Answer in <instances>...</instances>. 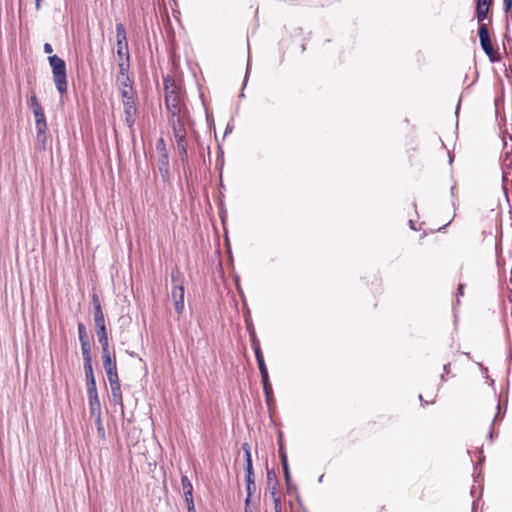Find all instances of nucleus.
Masks as SVG:
<instances>
[{
	"mask_svg": "<svg viewBox=\"0 0 512 512\" xmlns=\"http://www.w3.org/2000/svg\"><path fill=\"white\" fill-rule=\"evenodd\" d=\"M87 394L89 400L90 413L94 415L101 410V404L97 392L96 382L87 383Z\"/></svg>",
	"mask_w": 512,
	"mask_h": 512,
	"instance_id": "nucleus-5",
	"label": "nucleus"
},
{
	"mask_svg": "<svg viewBox=\"0 0 512 512\" xmlns=\"http://www.w3.org/2000/svg\"><path fill=\"white\" fill-rule=\"evenodd\" d=\"M503 5H504L505 12L508 13L512 7V0H503Z\"/></svg>",
	"mask_w": 512,
	"mask_h": 512,
	"instance_id": "nucleus-37",
	"label": "nucleus"
},
{
	"mask_svg": "<svg viewBox=\"0 0 512 512\" xmlns=\"http://www.w3.org/2000/svg\"><path fill=\"white\" fill-rule=\"evenodd\" d=\"M275 512H282L281 496L272 497Z\"/></svg>",
	"mask_w": 512,
	"mask_h": 512,
	"instance_id": "nucleus-33",
	"label": "nucleus"
},
{
	"mask_svg": "<svg viewBox=\"0 0 512 512\" xmlns=\"http://www.w3.org/2000/svg\"><path fill=\"white\" fill-rule=\"evenodd\" d=\"M259 495L247 494L245 499L244 512H256Z\"/></svg>",
	"mask_w": 512,
	"mask_h": 512,
	"instance_id": "nucleus-18",
	"label": "nucleus"
},
{
	"mask_svg": "<svg viewBox=\"0 0 512 512\" xmlns=\"http://www.w3.org/2000/svg\"><path fill=\"white\" fill-rule=\"evenodd\" d=\"M92 304L94 309H102L100 299L97 293L92 294Z\"/></svg>",
	"mask_w": 512,
	"mask_h": 512,
	"instance_id": "nucleus-34",
	"label": "nucleus"
},
{
	"mask_svg": "<svg viewBox=\"0 0 512 512\" xmlns=\"http://www.w3.org/2000/svg\"><path fill=\"white\" fill-rule=\"evenodd\" d=\"M120 94L122 96L123 103L135 101L134 90L131 81L121 80L120 81Z\"/></svg>",
	"mask_w": 512,
	"mask_h": 512,
	"instance_id": "nucleus-10",
	"label": "nucleus"
},
{
	"mask_svg": "<svg viewBox=\"0 0 512 512\" xmlns=\"http://www.w3.org/2000/svg\"><path fill=\"white\" fill-rule=\"evenodd\" d=\"M101 350L103 363L116 361L115 354L110 351L109 346Z\"/></svg>",
	"mask_w": 512,
	"mask_h": 512,
	"instance_id": "nucleus-26",
	"label": "nucleus"
},
{
	"mask_svg": "<svg viewBox=\"0 0 512 512\" xmlns=\"http://www.w3.org/2000/svg\"><path fill=\"white\" fill-rule=\"evenodd\" d=\"M487 15H488V14H485V13H479V12H476V11H475V17H476V19H477V22H478L479 26H481V25L485 24V23H484V20L487 18Z\"/></svg>",
	"mask_w": 512,
	"mask_h": 512,
	"instance_id": "nucleus-35",
	"label": "nucleus"
},
{
	"mask_svg": "<svg viewBox=\"0 0 512 512\" xmlns=\"http://www.w3.org/2000/svg\"><path fill=\"white\" fill-rule=\"evenodd\" d=\"M41 2L42 0H35V7H36V10H39L40 7H41Z\"/></svg>",
	"mask_w": 512,
	"mask_h": 512,
	"instance_id": "nucleus-45",
	"label": "nucleus"
},
{
	"mask_svg": "<svg viewBox=\"0 0 512 512\" xmlns=\"http://www.w3.org/2000/svg\"><path fill=\"white\" fill-rule=\"evenodd\" d=\"M186 504H187L188 512H196L195 505H194V500L187 501Z\"/></svg>",
	"mask_w": 512,
	"mask_h": 512,
	"instance_id": "nucleus-40",
	"label": "nucleus"
},
{
	"mask_svg": "<svg viewBox=\"0 0 512 512\" xmlns=\"http://www.w3.org/2000/svg\"><path fill=\"white\" fill-rule=\"evenodd\" d=\"M280 458H281V463L283 466L284 479H285V483L287 486V491L290 492V490H291V475H290V471H289V467H288V461H287L286 454L284 452H282V450H280Z\"/></svg>",
	"mask_w": 512,
	"mask_h": 512,
	"instance_id": "nucleus-16",
	"label": "nucleus"
},
{
	"mask_svg": "<svg viewBox=\"0 0 512 512\" xmlns=\"http://www.w3.org/2000/svg\"><path fill=\"white\" fill-rule=\"evenodd\" d=\"M181 486L183 490V494L185 497V501H192L193 500V486L189 478L184 475L181 477Z\"/></svg>",
	"mask_w": 512,
	"mask_h": 512,
	"instance_id": "nucleus-15",
	"label": "nucleus"
},
{
	"mask_svg": "<svg viewBox=\"0 0 512 512\" xmlns=\"http://www.w3.org/2000/svg\"><path fill=\"white\" fill-rule=\"evenodd\" d=\"M46 138L45 130H38L37 139L44 140Z\"/></svg>",
	"mask_w": 512,
	"mask_h": 512,
	"instance_id": "nucleus-43",
	"label": "nucleus"
},
{
	"mask_svg": "<svg viewBox=\"0 0 512 512\" xmlns=\"http://www.w3.org/2000/svg\"><path fill=\"white\" fill-rule=\"evenodd\" d=\"M430 403H434V399L433 398L431 400H426L425 401V404H430Z\"/></svg>",
	"mask_w": 512,
	"mask_h": 512,
	"instance_id": "nucleus-46",
	"label": "nucleus"
},
{
	"mask_svg": "<svg viewBox=\"0 0 512 512\" xmlns=\"http://www.w3.org/2000/svg\"><path fill=\"white\" fill-rule=\"evenodd\" d=\"M97 414V429H98V432L100 434V436L102 438H104L105 436V430H104V427H103V424H102V420H101V414L100 412L99 413H96Z\"/></svg>",
	"mask_w": 512,
	"mask_h": 512,
	"instance_id": "nucleus-32",
	"label": "nucleus"
},
{
	"mask_svg": "<svg viewBox=\"0 0 512 512\" xmlns=\"http://www.w3.org/2000/svg\"><path fill=\"white\" fill-rule=\"evenodd\" d=\"M77 328L80 343H83V341H89L85 325L83 323H78Z\"/></svg>",
	"mask_w": 512,
	"mask_h": 512,
	"instance_id": "nucleus-29",
	"label": "nucleus"
},
{
	"mask_svg": "<svg viewBox=\"0 0 512 512\" xmlns=\"http://www.w3.org/2000/svg\"><path fill=\"white\" fill-rule=\"evenodd\" d=\"M385 511H386L385 506H382L378 512H385Z\"/></svg>",
	"mask_w": 512,
	"mask_h": 512,
	"instance_id": "nucleus-48",
	"label": "nucleus"
},
{
	"mask_svg": "<svg viewBox=\"0 0 512 512\" xmlns=\"http://www.w3.org/2000/svg\"><path fill=\"white\" fill-rule=\"evenodd\" d=\"M30 108L34 113L37 126L39 127L41 124L45 125V116L35 95L30 97Z\"/></svg>",
	"mask_w": 512,
	"mask_h": 512,
	"instance_id": "nucleus-9",
	"label": "nucleus"
},
{
	"mask_svg": "<svg viewBox=\"0 0 512 512\" xmlns=\"http://www.w3.org/2000/svg\"><path fill=\"white\" fill-rule=\"evenodd\" d=\"M118 67H119V77H118V80L119 81H121V80L129 81L130 80L129 76H128L129 61H127L126 59L119 60Z\"/></svg>",
	"mask_w": 512,
	"mask_h": 512,
	"instance_id": "nucleus-20",
	"label": "nucleus"
},
{
	"mask_svg": "<svg viewBox=\"0 0 512 512\" xmlns=\"http://www.w3.org/2000/svg\"><path fill=\"white\" fill-rule=\"evenodd\" d=\"M84 371L87 383H91V381L96 382L93 373L92 360L84 361Z\"/></svg>",
	"mask_w": 512,
	"mask_h": 512,
	"instance_id": "nucleus-21",
	"label": "nucleus"
},
{
	"mask_svg": "<svg viewBox=\"0 0 512 512\" xmlns=\"http://www.w3.org/2000/svg\"><path fill=\"white\" fill-rule=\"evenodd\" d=\"M174 136L177 141V148L181 157L183 158L186 155V130H174Z\"/></svg>",
	"mask_w": 512,
	"mask_h": 512,
	"instance_id": "nucleus-14",
	"label": "nucleus"
},
{
	"mask_svg": "<svg viewBox=\"0 0 512 512\" xmlns=\"http://www.w3.org/2000/svg\"><path fill=\"white\" fill-rule=\"evenodd\" d=\"M109 383L120 381L116 361L103 363Z\"/></svg>",
	"mask_w": 512,
	"mask_h": 512,
	"instance_id": "nucleus-13",
	"label": "nucleus"
},
{
	"mask_svg": "<svg viewBox=\"0 0 512 512\" xmlns=\"http://www.w3.org/2000/svg\"><path fill=\"white\" fill-rule=\"evenodd\" d=\"M267 486L271 497H278L281 496V493L278 489L279 482L277 475L274 471V469H268L267 470Z\"/></svg>",
	"mask_w": 512,
	"mask_h": 512,
	"instance_id": "nucleus-7",
	"label": "nucleus"
},
{
	"mask_svg": "<svg viewBox=\"0 0 512 512\" xmlns=\"http://www.w3.org/2000/svg\"><path fill=\"white\" fill-rule=\"evenodd\" d=\"M257 364H258V368H259V371H260V374H261V378H267L269 377V374H268V369H267V366L265 364V360L264 359H259V361H257Z\"/></svg>",
	"mask_w": 512,
	"mask_h": 512,
	"instance_id": "nucleus-30",
	"label": "nucleus"
},
{
	"mask_svg": "<svg viewBox=\"0 0 512 512\" xmlns=\"http://www.w3.org/2000/svg\"><path fill=\"white\" fill-rule=\"evenodd\" d=\"M95 329H96V335H97L98 339L108 338V331L106 328V324L102 325V326H96Z\"/></svg>",
	"mask_w": 512,
	"mask_h": 512,
	"instance_id": "nucleus-31",
	"label": "nucleus"
},
{
	"mask_svg": "<svg viewBox=\"0 0 512 512\" xmlns=\"http://www.w3.org/2000/svg\"><path fill=\"white\" fill-rule=\"evenodd\" d=\"M49 64L52 68L53 80L55 86L60 94H64L67 91V73L66 63L63 59L57 55L49 56Z\"/></svg>",
	"mask_w": 512,
	"mask_h": 512,
	"instance_id": "nucleus-3",
	"label": "nucleus"
},
{
	"mask_svg": "<svg viewBox=\"0 0 512 512\" xmlns=\"http://www.w3.org/2000/svg\"><path fill=\"white\" fill-rule=\"evenodd\" d=\"M98 341L101 345V349L109 346V338H101L98 339Z\"/></svg>",
	"mask_w": 512,
	"mask_h": 512,
	"instance_id": "nucleus-39",
	"label": "nucleus"
},
{
	"mask_svg": "<svg viewBox=\"0 0 512 512\" xmlns=\"http://www.w3.org/2000/svg\"><path fill=\"white\" fill-rule=\"evenodd\" d=\"M501 139L503 142L505 154L508 156L510 153H512V130L502 131Z\"/></svg>",
	"mask_w": 512,
	"mask_h": 512,
	"instance_id": "nucleus-17",
	"label": "nucleus"
},
{
	"mask_svg": "<svg viewBox=\"0 0 512 512\" xmlns=\"http://www.w3.org/2000/svg\"><path fill=\"white\" fill-rule=\"evenodd\" d=\"M163 144V140L161 139L157 149L159 151V156L157 159V167L160 173V176L164 182H168L170 180V165H169V157L164 147H160Z\"/></svg>",
	"mask_w": 512,
	"mask_h": 512,
	"instance_id": "nucleus-4",
	"label": "nucleus"
},
{
	"mask_svg": "<svg viewBox=\"0 0 512 512\" xmlns=\"http://www.w3.org/2000/svg\"><path fill=\"white\" fill-rule=\"evenodd\" d=\"M245 482H246V493L247 494H256L257 487L255 484V475L253 468H245Z\"/></svg>",
	"mask_w": 512,
	"mask_h": 512,
	"instance_id": "nucleus-12",
	"label": "nucleus"
},
{
	"mask_svg": "<svg viewBox=\"0 0 512 512\" xmlns=\"http://www.w3.org/2000/svg\"><path fill=\"white\" fill-rule=\"evenodd\" d=\"M251 345L255 353L256 361H259V359H264L259 340L252 339Z\"/></svg>",
	"mask_w": 512,
	"mask_h": 512,
	"instance_id": "nucleus-28",
	"label": "nucleus"
},
{
	"mask_svg": "<svg viewBox=\"0 0 512 512\" xmlns=\"http://www.w3.org/2000/svg\"><path fill=\"white\" fill-rule=\"evenodd\" d=\"M206 119H207L209 128H212V127L214 128V126H215L214 120L208 112H206Z\"/></svg>",
	"mask_w": 512,
	"mask_h": 512,
	"instance_id": "nucleus-38",
	"label": "nucleus"
},
{
	"mask_svg": "<svg viewBox=\"0 0 512 512\" xmlns=\"http://www.w3.org/2000/svg\"><path fill=\"white\" fill-rule=\"evenodd\" d=\"M489 8L488 6H485V5H477L476 4V9L475 11L476 12H479V13H485V14H488L489 12Z\"/></svg>",
	"mask_w": 512,
	"mask_h": 512,
	"instance_id": "nucleus-36",
	"label": "nucleus"
},
{
	"mask_svg": "<svg viewBox=\"0 0 512 512\" xmlns=\"http://www.w3.org/2000/svg\"><path fill=\"white\" fill-rule=\"evenodd\" d=\"M110 388H111V394H112V400L115 405H119L122 409L124 408V402H123V395L121 391V383L120 381L117 382H111Z\"/></svg>",
	"mask_w": 512,
	"mask_h": 512,
	"instance_id": "nucleus-11",
	"label": "nucleus"
},
{
	"mask_svg": "<svg viewBox=\"0 0 512 512\" xmlns=\"http://www.w3.org/2000/svg\"><path fill=\"white\" fill-rule=\"evenodd\" d=\"M261 382L263 385V391L265 394L266 402L270 406L271 403L273 402V389L269 377H267L266 379L261 378Z\"/></svg>",
	"mask_w": 512,
	"mask_h": 512,
	"instance_id": "nucleus-19",
	"label": "nucleus"
},
{
	"mask_svg": "<svg viewBox=\"0 0 512 512\" xmlns=\"http://www.w3.org/2000/svg\"><path fill=\"white\" fill-rule=\"evenodd\" d=\"M444 372H445V374L450 373V363H447L444 365Z\"/></svg>",
	"mask_w": 512,
	"mask_h": 512,
	"instance_id": "nucleus-44",
	"label": "nucleus"
},
{
	"mask_svg": "<svg viewBox=\"0 0 512 512\" xmlns=\"http://www.w3.org/2000/svg\"><path fill=\"white\" fill-rule=\"evenodd\" d=\"M81 350L84 361L92 360L89 341H83V343H81Z\"/></svg>",
	"mask_w": 512,
	"mask_h": 512,
	"instance_id": "nucleus-27",
	"label": "nucleus"
},
{
	"mask_svg": "<svg viewBox=\"0 0 512 512\" xmlns=\"http://www.w3.org/2000/svg\"><path fill=\"white\" fill-rule=\"evenodd\" d=\"M117 56L119 60L126 59L129 61V52L127 43H117Z\"/></svg>",
	"mask_w": 512,
	"mask_h": 512,
	"instance_id": "nucleus-22",
	"label": "nucleus"
},
{
	"mask_svg": "<svg viewBox=\"0 0 512 512\" xmlns=\"http://www.w3.org/2000/svg\"><path fill=\"white\" fill-rule=\"evenodd\" d=\"M43 48H44V52L47 54H51L53 52L52 45L49 43H45Z\"/></svg>",
	"mask_w": 512,
	"mask_h": 512,
	"instance_id": "nucleus-42",
	"label": "nucleus"
},
{
	"mask_svg": "<svg viewBox=\"0 0 512 512\" xmlns=\"http://www.w3.org/2000/svg\"><path fill=\"white\" fill-rule=\"evenodd\" d=\"M476 4L490 7L492 4V0H476Z\"/></svg>",
	"mask_w": 512,
	"mask_h": 512,
	"instance_id": "nucleus-41",
	"label": "nucleus"
},
{
	"mask_svg": "<svg viewBox=\"0 0 512 512\" xmlns=\"http://www.w3.org/2000/svg\"><path fill=\"white\" fill-rule=\"evenodd\" d=\"M478 34H479L481 48L486 53V55H488L489 57H492L494 54V49H493V46L490 41L487 24H483V25L479 26Z\"/></svg>",
	"mask_w": 512,
	"mask_h": 512,
	"instance_id": "nucleus-6",
	"label": "nucleus"
},
{
	"mask_svg": "<svg viewBox=\"0 0 512 512\" xmlns=\"http://www.w3.org/2000/svg\"><path fill=\"white\" fill-rule=\"evenodd\" d=\"M164 88L171 128H186L193 125L187 110L183 107L179 88L171 77L167 76L164 79Z\"/></svg>",
	"mask_w": 512,
	"mask_h": 512,
	"instance_id": "nucleus-1",
	"label": "nucleus"
},
{
	"mask_svg": "<svg viewBox=\"0 0 512 512\" xmlns=\"http://www.w3.org/2000/svg\"><path fill=\"white\" fill-rule=\"evenodd\" d=\"M116 38L117 43H127L126 30L122 23L116 24Z\"/></svg>",
	"mask_w": 512,
	"mask_h": 512,
	"instance_id": "nucleus-24",
	"label": "nucleus"
},
{
	"mask_svg": "<svg viewBox=\"0 0 512 512\" xmlns=\"http://www.w3.org/2000/svg\"><path fill=\"white\" fill-rule=\"evenodd\" d=\"M242 450L245 456V468H253L252 456L249 443L245 442L242 444Z\"/></svg>",
	"mask_w": 512,
	"mask_h": 512,
	"instance_id": "nucleus-23",
	"label": "nucleus"
},
{
	"mask_svg": "<svg viewBox=\"0 0 512 512\" xmlns=\"http://www.w3.org/2000/svg\"><path fill=\"white\" fill-rule=\"evenodd\" d=\"M171 281H172L171 299L173 301V305H174V309H175L176 313L180 315L184 311L185 287H184V275L178 268H175L172 270Z\"/></svg>",
	"mask_w": 512,
	"mask_h": 512,
	"instance_id": "nucleus-2",
	"label": "nucleus"
},
{
	"mask_svg": "<svg viewBox=\"0 0 512 512\" xmlns=\"http://www.w3.org/2000/svg\"><path fill=\"white\" fill-rule=\"evenodd\" d=\"M458 290H459V292L462 294V293H463V286H462V285H459Z\"/></svg>",
	"mask_w": 512,
	"mask_h": 512,
	"instance_id": "nucleus-47",
	"label": "nucleus"
},
{
	"mask_svg": "<svg viewBox=\"0 0 512 512\" xmlns=\"http://www.w3.org/2000/svg\"><path fill=\"white\" fill-rule=\"evenodd\" d=\"M93 317L95 327L105 325V317L102 309H94Z\"/></svg>",
	"mask_w": 512,
	"mask_h": 512,
	"instance_id": "nucleus-25",
	"label": "nucleus"
},
{
	"mask_svg": "<svg viewBox=\"0 0 512 512\" xmlns=\"http://www.w3.org/2000/svg\"><path fill=\"white\" fill-rule=\"evenodd\" d=\"M124 115L125 123L128 127H132L135 124L137 108L135 101L124 102Z\"/></svg>",
	"mask_w": 512,
	"mask_h": 512,
	"instance_id": "nucleus-8",
	"label": "nucleus"
}]
</instances>
